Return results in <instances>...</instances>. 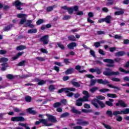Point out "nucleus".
Instances as JSON below:
<instances>
[{
  "instance_id": "f257e3e1",
  "label": "nucleus",
  "mask_w": 129,
  "mask_h": 129,
  "mask_svg": "<svg viewBox=\"0 0 129 129\" xmlns=\"http://www.w3.org/2000/svg\"><path fill=\"white\" fill-rule=\"evenodd\" d=\"M83 94L85 95L83 98H80L78 100L76 101V105L77 106H82V102L84 101H89L88 98H89V96L90 95L88 93L87 91H83Z\"/></svg>"
},
{
  "instance_id": "f03ea898",
  "label": "nucleus",
  "mask_w": 129,
  "mask_h": 129,
  "mask_svg": "<svg viewBox=\"0 0 129 129\" xmlns=\"http://www.w3.org/2000/svg\"><path fill=\"white\" fill-rule=\"evenodd\" d=\"M32 23V20H27V18H22L19 24L20 25H24V27H29L30 28H34V25L33 24H31Z\"/></svg>"
},
{
  "instance_id": "7ed1b4c3",
  "label": "nucleus",
  "mask_w": 129,
  "mask_h": 129,
  "mask_svg": "<svg viewBox=\"0 0 129 129\" xmlns=\"http://www.w3.org/2000/svg\"><path fill=\"white\" fill-rule=\"evenodd\" d=\"M97 99H94L93 101H92V104L94 105V106L96 108H98V105L97 104V103L95 102L96 101H97V99H100L101 100H103L104 99H105V97L103 96H98L96 97Z\"/></svg>"
},
{
  "instance_id": "20e7f679",
  "label": "nucleus",
  "mask_w": 129,
  "mask_h": 129,
  "mask_svg": "<svg viewBox=\"0 0 129 129\" xmlns=\"http://www.w3.org/2000/svg\"><path fill=\"white\" fill-rule=\"evenodd\" d=\"M70 91H75V88H62L58 90V93H62V92H69Z\"/></svg>"
},
{
  "instance_id": "39448f33",
  "label": "nucleus",
  "mask_w": 129,
  "mask_h": 129,
  "mask_svg": "<svg viewBox=\"0 0 129 129\" xmlns=\"http://www.w3.org/2000/svg\"><path fill=\"white\" fill-rule=\"evenodd\" d=\"M103 62L109 63V64L107 65L108 67H113V66H114V64H113V60H112V59L109 58L104 59Z\"/></svg>"
},
{
  "instance_id": "423d86ee",
  "label": "nucleus",
  "mask_w": 129,
  "mask_h": 129,
  "mask_svg": "<svg viewBox=\"0 0 129 129\" xmlns=\"http://www.w3.org/2000/svg\"><path fill=\"white\" fill-rule=\"evenodd\" d=\"M103 74L106 76H111L112 75H118L119 73L118 72H104Z\"/></svg>"
},
{
  "instance_id": "0eeeda50",
  "label": "nucleus",
  "mask_w": 129,
  "mask_h": 129,
  "mask_svg": "<svg viewBox=\"0 0 129 129\" xmlns=\"http://www.w3.org/2000/svg\"><path fill=\"white\" fill-rule=\"evenodd\" d=\"M49 38V36L45 35L40 38L41 42H43L44 45H47L48 43H49V40L48 39Z\"/></svg>"
},
{
  "instance_id": "6e6552de",
  "label": "nucleus",
  "mask_w": 129,
  "mask_h": 129,
  "mask_svg": "<svg viewBox=\"0 0 129 129\" xmlns=\"http://www.w3.org/2000/svg\"><path fill=\"white\" fill-rule=\"evenodd\" d=\"M11 120L12 121H24L25 118L21 116L14 117L11 118Z\"/></svg>"
},
{
  "instance_id": "1a4fd4ad",
  "label": "nucleus",
  "mask_w": 129,
  "mask_h": 129,
  "mask_svg": "<svg viewBox=\"0 0 129 129\" xmlns=\"http://www.w3.org/2000/svg\"><path fill=\"white\" fill-rule=\"evenodd\" d=\"M14 6H15L16 7L17 10H19V11L22 10V8H20V6H23V4L21 3L19 1H16L14 3H13Z\"/></svg>"
},
{
  "instance_id": "9d476101",
  "label": "nucleus",
  "mask_w": 129,
  "mask_h": 129,
  "mask_svg": "<svg viewBox=\"0 0 129 129\" xmlns=\"http://www.w3.org/2000/svg\"><path fill=\"white\" fill-rule=\"evenodd\" d=\"M39 121H40L41 123L45 125V126H50L52 125V123H48V121L45 119H40Z\"/></svg>"
},
{
  "instance_id": "9b49d317",
  "label": "nucleus",
  "mask_w": 129,
  "mask_h": 129,
  "mask_svg": "<svg viewBox=\"0 0 129 129\" xmlns=\"http://www.w3.org/2000/svg\"><path fill=\"white\" fill-rule=\"evenodd\" d=\"M46 116H47L48 119L49 121H51L52 122H55L56 121V118L53 116L47 114Z\"/></svg>"
},
{
  "instance_id": "f8f14e48",
  "label": "nucleus",
  "mask_w": 129,
  "mask_h": 129,
  "mask_svg": "<svg viewBox=\"0 0 129 129\" xmlns=\"http://www.w3.org/2000/svg\"><path fill=\"white\" fill-rule=\"evenodd\" d=\"M97 82L99 83V84H108L109 83V82H108L107 80H103L102 79H97Z\"/></svg>"
},
{
  "instance_id": "ddd939ff",
  "label": "nucleus",
  "mask_w": 129,
  "mask_h": 129,
  "mask_svg": "<svg viewBox=\"0 0 129 129\" xmlns=\"http://www.w3.org/2000/svg\"><path fill=\"white\" fill-rule=\"evenodd\" d=\"M77 45L76 44V43L72 42L68 45V47L69 48V49H70L71 50H73V49H74V47H76Z\"/></svg>"
},
{
  "instance_id": "4468645a",
  "label": "nucleus",
  "mask_w": 129,
  "mask_h": 129,
  "mask_svg": "<svg viewBox=\"0 0 129 129\" xmlns=\"http://www.w3.org/2000/svg\"><path fill=\"white\" fill-rule=\"evenodd\" d=\"M116 106H118V105H120V106H122V107H126V104L124 102L122 101H119L118 103H116Z\"/></svg>"
},
{
  "instance_id": "2eb2a0df",
  "label": "nucleus",
  "mask_w": 129,
  "mask_h": 129,
  "mask_svg": "<svg viewBox=\"0 0 129 129\" xmlns=\"http://www.w3.org/2000/svg\"><path fill=\"white\" fill-rule=\"evenodd\" d=\"M114 100L112 99H109V101H106L105 102V104L106 105H108V106H112L113 105V102Z\"/></svg>"
},
{
  "instance_id": "dca6fc26",
  "label": "nucleus",
  "mask_w": 129,
  "mask_h": 129,
  "mask_svg": "<svg viewBox=\"0 0 129 129\" xmlns=\"http://www.w3.org/2000/svg\"><path fill=\"white\" fill-rule=\"evenodd\" d=\"M72 111L75 114H81V112L76 109V108H75L74 107H72Z\"/></svg>"
},
{
  "instance_id": "f3484780",
  "label": "nucleus",
  "mask_w": 129,
  "mask_h": 129,
  "mask_svg": "<svg viewBox=\"0 0 129 129\" xmlns=\"http://www.w3.org/2000/svg\"><path fill=\"white\" fill-rule=\"evenodd\" d=\"M123 14H124V11H123V9H120L119 11H117L114 13L115 16H120V15H123Z\"/></svg>"
},
{
  "instance_id": "a211bd4d",
  "label": "nucleus",
  "mask_w": 129,
  "mask_h": 129,
  "mask_svg": "<svg viewBox=\"0 0 129 129\" xmlns=\"http://www.w3.org/2000/svg\"><path fill=\"white\" fill-rule=\"evenodd\" d=\"M24 54V52H21L18 53L16 56H14L12 57V60L13 61L14 60H17L20 56H22Z\"/></svg>"
},
{
  "instance_id": "6ab92c4d",
  "label": "nucleus",
  "mask_w": 129,
  "mask_h": 129,
  "mask_svg": "<svg viewBox=\"0 0 129 129\" xmlns=\"http://www.w3.org/2000/svg\"><path fill=\"white\" fill-rule=\"evenodd\" d=\"M75 69L76 70H78L80 73H83V72H86V71L84 70L82 71H80V69H81V66H76Z\"/></svg>"
},
{
  "instance_id": "aec40b11",
  "label": "nucleus",
  "mask_w": 129,
  "mask_h": 129,
  "mask_svg": "<svg viewBox=\"0 0 129 129\" xmlns=\"http://www.w3.org/2000/svg\"><path fill=\"white\" fill-rule=\"evenodd\" d=\"M17 17L19 19H25V18H27V15L24 14H18Z\"/></svg>"
},
{
  "instance_id": "412c9836",
  "label": "nucleus",
  "mask_w": 129,
  "mask_h": 129,
  "mask_svg": "<svg viewBox=\"0 0 129 129\" xmlns=\"http://www.w3.org/2000/svg\"><path fill=\"white\" fill-rule=\"evenodd\" d=\"M89 123L87 121H81V122H79L78 121V124H81V125H87Z\"/></svg>"
},
{
  "instance_id": "4be33fe9",
  "label": "nucleus",
  "mask_w": 129,
  "mask_h": 129,
  "mask_svg": "<svg viewBox=\"0 0 129 129\" xmlns=\"http://www.w3.org/2000/svg\"><path fill=\"white\" fill-rule=\"evenodd\" d=\"M38 85H43V84H46V81L43 80H38Z\"/></svg>"
},
{
  "instance_id": "5701e85b",
  "label": "nucleus",
  "mask_w": 129,
  "mask_h": 129,
  "mask_svg": "<svg viewBox=\"0 0 129 129\" xmlns=\"http://www.w3.org/2000/svg\"><path fill=\"white\" fill-rule=\"evenodd\" d=\"M118 114H122L121 110H116L113 112V115H114V116H117Z\"/></svg>"
},
{
  "instance_id": "b1692460",
  "label": "nucleus",
  "mask_w": 129,
  "mask_h": 129,
  "mask_svg": "<svg viewBox=\"0 0 129 129\" xmlns=\"http://www.w3.org/2000/svg\"><path fill=\"white\" fill-rule=\"evenodd\" d=\"M71 83H72V84L74 85V86H76V87H80V84H79V83H78V82H75L74 81H71Z\"/></svg>"
},
{
  "instance_id": "393cba45",
  "label": "nucleus",
  "mask_w": 129,
  "mask_h": 129,
  "mask_svg": "<svg viewBox=\"0 0 129 129\" xmlns=\"http://www.w3.org/2000/svg\"><path fill=\"white\" fill-rule=\"evenodd\" d=\"M105 22L107 23V24H109L110 23V20H111V17L110 16H107L105 19H104Z\"/></svg>"
},
{
  "instance_id": "a878e982",
  "label": "nucleus",
  "mask_w": 129,
  "mask_h": 129,
  "mask_svg": "<svg viewBox=\"0 0 129 129\" xmlns=\"http://www.w3.org/2000/svg\"><path fill=\"white\" fill-rule=\"evenodd\" d=\"M73 72H74V69H69L67 71L65 72V74L67 75L72 74V73H73Z\"/></svg>"
},
{
  "instance_id": "bb28decb",
  "label": "nucleus",
  "mask_w": 129,
  "mask_h": 129,
  "mask_svg": "<svg viewBox=\"0 0 129 129\" xmlns=\"http://www.w3.org/2000/svg\"><path fill=\"white\" fill-rule=\"evenodd\" d=\"M124 52L123 51H118L115 53V56L117 57H120V56H123L124 55Z\"/></svg>"
},
{
  "instance_id": "cd10ccee",
  "label": "nucleus",
  "mask_w": 129,
  "mask_h": 129,
  "mask_svg": "<svg viewBox=\"0 0 129 129\" xmlns=\"http://www.w3.org/2000/svg\"><path fill=\"white\" fill-rule=\"evenodd\" d=\"M24 49H26V46L25 45H20L18 46L16 48V49L18 50V51H21V50H24Z\"/></svg>"
},
{
  "instance_id": "c85d7f7f",
  "label": "nucleus",
  "mask_w": 129,
  "mask_h": 129,
  "mask_svg": "<svg viewBox=\"0 0 129 129\" xmlns=\"http://www.w3.org/2000/svg\"><path fill=\"white\" fill-rule=\"evenodd\" d=\"M107 96L108 97H111V98H116L117 97V96H116V94H107Z\"/></svg>"
},
{
  "instance_id": "c756f323",
  "label": "nucleus",
  "mask_w": 129,
  "mask_h": 129,
  "mask_svg": "<svg viewBox=\"0 0 129 129\" xmlns=\"http://www.w3.org/2000/svg\"><path fill=\"white\" fill-rule=\"evenodd\" d=\"M108 91H110V89H106V88H103L99 90L100 92H102V93H104L105 92H108Z\"/></svg>"
},
{
  "instance_id": "7c9ffc66",
  "label": "nucleus",
  "mask_w": 129,
  "mask_h": 129,
  "mask_svg": "<svg viewBox=\"0 0 129 129\" xmlns=\"http://www.w3.org/2000/svg\"><path fill=\"white\" fill-rule=\"evenodd\" d=\"M28 34H35V33H37V29H32L29 30L28 31Z\"/></svg>"
},
{
  "instance_id": "2f4dec72",
  "label": "nucleus",
  "mask_w": 129,
  "mask_h": 129,
  "mask_svg": "<svg viewBox=\"0 0 129 129\" xmlns=\"http://www.w3.org/2000/svg\"><path fill=\"white\" fill-rule=\"evenodd\" d=\"M9 61V59L6 57H2L0 58V63H5V62H8Z\"/></svg>"
},
{
  "instance_id": "473e14b6",
  "label": "nucleus",
  "mask_w": 129,
  "mask_h": 129,
  "mask_svg": "<svg viewBox=\"0 0 129 129\" xmlns=\"http://www.w3.org/2000/svg\"><path fill=\"white\" fill-rule=\"evenodd\" d=\"M122 114H128L129 113V108H126L124 110H122Z\"/></svg>"
},
{
  "instance_id": "72a5a7b5",
  "label": "nucleus",
  "mask_w": 129,
  "mask_h": 129,
  "mask_svg": "<svg viewBox=\"0 0 129 129\" xmlns=\"http://www.w3.org/2000/svg\"><path fill=\"white\" fill-rule=\"evenodd\" d=\"M69 113L65 112L60 115V117L61 118L67 117V116H69Z\"/></svg>"
},
{
  "instance_id": "f704fd0d",
  "label": "nucleus",
  "mask_w": 129,
  "mask_h": 129,
  "mask_svg": "<svg viewBox=\"0 0 129 129\" xmlns=\"http://www.w3.org/2000/svg\"><path fill=\"white\" fill-rule=\"evenodd\" d=\"M11 28H12V25H9L5 27L4 29V30L5 32H8V31H10V30H11Z\"/></svg>"
},
{
  "instance_id": "c9c22d12",
  "label": "nucleus",
  "mask_w": 129,
  "mask_h": 129,
  "mask_svg": "<svg viewBox=\"0 0 129 129\" xmlns=\"http://www.w3.org/2000/svg\"><path fill=\"white\" fill-rule=\"evenodd\" d=\"M2 68H1V70L2 71H5L7 67H8V66H7V63H3L2 64Z\"/></svg>"
},
{
  "instance_id": "e433bc0d",
  "label": "nucleus",
  "mask_w": 129,
  "mask_h": 129,
  "mask_svg": "<svg viewBox=\"0 0 129 129\" xmlns=\"http://www.w3.org/2000/svg\"><path fill=\"white\" fill-rule=\"evenodd\" d=\"M19 125V126H24V127H25V129H31V128H30V127L26 125V124H25V123H20Z\"/></svg>"
},
{
  "instance_id": "4c0bfd02",
  "label": "nucleus",
  "mask_w": 129,
  "mask_h": 129,
  "mask_svg": "<svg viewBox=\"0 0 129 129\" xmlns=\"http://www.w3.org/2000/svg\"><path fill=\"white\" fill-rule=\"evenodd\" d=\"M98 90V88L97 87H94L92 88H91L90 90V91H91L92 92V93H94V92H95V91H96V90Z\"/></svg>"
},
{
  "instance_id": "58836bf2",
  "label": "nucleus",
  "mask_w": 129,
  "mask_h": 129,
  "mask_svg": "<svg viewBox=\"0 0 129 129\" xmlns=\"http://www.w3.org/2000/svg\"><path fill=\"white\" fill-rule=\"evenodd\" d=\"M27 111L29 112V113H31L32 114H35L36 112L34 110H33L32 108H29V109H27Z\"/></svg>"
},
{
  "instance_id": "ea45409f",
  "label": "nucleus",
  "mask_w": 129,
  "mask_h": 129,
  "mask_svg": "<svg viewBox=\"0 0 129 129\" xmlns=\"http://www.w3.org/2000/svg\"><path fill=\"white\" fill-rule=\"evenodd\" d=\"M68 12L69 14H70V15H71V14H73V12H74L73 10V8L72 7L69 8L68 9Z\"/></svg>"
},
{
  "instance_id": "a19ab883",
  "label": "nucleus",
  "mask_w": 129,
  "mask_h": 129,
  "mask_svg": "<svg viewBox=\"0 0 129 129\" xmlns=\"http://www.w3.org/2000/svg\"><path fill=\"white\" fill-rule=\"evenodd\" d=\"M103 125L104 126L105 128L106 129H112V127L111 126H110L108 124H106L104 123H103Z\"/></svg>"
},
{
  "instance_id": "79ce46f5",
  "label": "nucleus",
  "mask_w": 129,
  "mask_h": 129,
  "mask_svg": "<svg viewBox=\"0 0 129 129\" xmlns=\"http://www.w3.org/2000/svg\"><path fill=\"white\" fill-rule=\"evenodd\" d=\"M119 71H120V72H123L124 73H125V74H127L129 73V71H125L124 70V69L121 68H119Z\"/></svg>"
},
{
  "instance_id": "37998d69",
  "label": "nucleus",
  "mask_w": 129,
  "mask_h": 129,
  "mask_svg": "<svg viewBox=\"0 0 129 129\" xmlns=\"http://www.w3.org/2000/svg\"><path fill=\"white\" fill-rule=\"evenodd\" d=\"M69 40H70L71 41H76V38H75V36H70L68 37Z\"/></svg>"
},
{
  "instance_id": "c03bdc74",
  "label": "nucleus",
  "mask_w": 129,
  "mask_h": 129,
  "mask_svg": "<svg viewBox=\"0 0 129 129\" xmlns=\"http://www.w3.org/2000/svg\"><path fill=\"white\" fill-rule=\"evenodd\" d=\"M106 114H108L109 116L110 117H112V115H113V113H112V111L110 110H108L106 111Z\"/></svg>"
},
{
  "instance_id": "a18cd8bd",
  "label": "nucleus",
  "mask_w": 129,
  "mask_h": 129,
  "mask_svg": "<svg viewBox=\"0 0 129 129\" xmlns=\"http://www.w3.org/2000/svg\"><path fill=\"white\" fill-rule=\"evenodd\" d=\"M108 86L110 88H114L115 89H117V90H119L120 89L119 88H118V87H115L112 85L108 84Z\"/></svg>"
},
{
  "instance_id": "49530a36",
  "label": "nucleus",
  "mask_w": 129,
  "mask_h": 129,
  "mask_svg": "<svg viewBox=\"0 0 129 129\" xmlns=\"http://www.w3.org/2000/svg\"><path fill=\"white\" fill-rule=\"evenodd\" d=\"M61 106V103L60 102H56L53 104V107L54 108L59 107V106Z\"/></svg>"
},
{
  "instance_id": "de8ad7c7",
  "label": "nucleus",
  "mask_w": 129,
  "mask_h": 129,
  "mask_svg": "<svg viewBox=\"0 0 129 129\" xmlns=\"http://www.w3.org/2000/svg\"><path fill=\"white\" fill-rule=\"evenodd\" d=\"M102 43V42H96L94 43V46L96 47V48H98L100 46V43Z\"/></svg>"
},
{
  "instance_id": "09e8293b",
  "label": "nucleus",
  "mask_w": 129,
  "mask_h": 129,
  "mask_svg": "<svg viewBox=\"0 0 129 129\" xmlns=\"http://www.w3.org/2000/svg\"><path fill=\"white\" fill-rule=\"evenodd\" d=\"M114 2V0H108L107 6H110L111 5H113Z\"/></svg>"
},
{
  "instance_id": "8fccbe9b",
  "label": "nucleus",
  "mask_w": 129,
  "mask_h": 129,
  "mask_svg": "<svg viewBox=\"0 0 129 129\" xmlns=\"http://www.w3.org/2000/svg\"><path fill=\"white\" fill-rule=\"evenodd\" d=\"M58 46L60 48V49H61L62 50H64L65 49V47H64V45H63V44H62L60 43H57Z\"/></svg>"
},
{
  "instance_id": "3c124183",
  "label": "nucleus",
  "mask_w": 129,
  "mask_h": 129,
  "mask_svg": "<svg viewBox=\"0 0 129 129\" xmlns=\"http://www.w3.org/2000/svg\"><path fill=\"white\" fill-rule=\"evenodd\" d=\"M58 46L60 48V49H61L62 50H64L65 49V47H64V45H63V44H62L60 43H57Z\"/></svg>"
},
{
  "instance_id": "603ef678",
  "label": "nucleus",
  "mask_w": 129,
  "mask_h": 129,
  "mask_svg": "<svg viewBox=\"0 0 129 129\" xmlns=\"http://www.w3.org/2000/svg\"><path fill=\"white\" fill-rule=\"evenodd\" d=\"M55 8V6H50L47 8V12H51V11H53V9Z\"/></svg>"
},
{
  "instance_id": "864d4df0",
  "label": "nucleus",
  "mask_w": 129,
  "mask_h": 129,
  "mask_svg": "<svg viewBox=\"0 0 129 129\" xmlns=\"http://www.w3.org/2000/svg\"><path fill=\"white\" fill-rule=\"evenodd\" d=\"M83 11H79L76 12V15L77 16H83Z\"/></svg>"
},
{
  "instance_id": "5fc2aeb1",
  "label": "nucleus",
  "mask_w": 129,
  "mask_h": 129,
  "mask_svg": "<svg viewBox=\"0 0 129 129\" xmlns=\"http://www.w3.org/2000/svg\"><path fill=\"white\" fill-rule=\"evenodd\" d=\"M96 82H97V80H92L91 81V86H92L93 85H95V83H96Z\"/></svg>"
},
{
  "instance_id": "6e6d98bb",
  "label": "nucleus",
  "mask_w": 129,
  "mask_h": 129,
  "mask_svg": "<svg viewBox=\"0 0 129 129\" xmlns=\"http://www.w3.org/2000/svg\"><path fill=\"white\" fill-rule=\"evenodd\" d=\"M25 100L27 102H31V100H32V98L30 96H27L25 97Z\"/></svg>"
},
{
  "instance_id": "4d7b16f0",
  "label": "nucleus",
  "mask_w": 129,
  "mask_h": 129,
  "mask_svg": "<svg viewBox=\"0 0 129 129\" xmlns=\"http://www.w3.org/2000/svg\"><path fill=\"white\" fill-rule=\"evenodd\" d=\"M82 112H84L85 113H88L89 112H91V110H88V109H83L82 110Z\"/></svg>"
},
{
  "instance_id": "13d9d810",
  "label": "nucleus",
  "mask_w": 129,
  "mask_h": 129,
  "mask_svg": "<svg viewBox=\"0 0 129 129\" xmlns=\"http://www.w3.org/2000/svg\"><path fill=\"white\" fill-rule=\"evenodd\" d=\"M43 23H44L43 19H40L36 22L37 25H41V24H43Z\"/></svg>"
},
{
  "instance_id": "bf43d9fd",
  "label": "nucleus",
  "mask_w": 129,
  "mask_h": 129,
  "mask_svg": "<svg viewBox=\"0 0 129 129\" xmlns=\"http://www.w3.org/2000/svg\"><path fill=\"white\" fill-rule=\"evenodd\" d=\"M98 103L102 108H103V107H105V104H104L102 102H98Z\"/></svg>"
},
{
  "instance_id": "052dcab7",
  "label": "nucleus",
  "mask_w": 129,
  "mask_h": 129,
  "mask_svg": "<svg viewBox=\"0 0 129 129\" xmlns=\"http://www.w3.org/2000/svg\"><path fill=\"white\" fill-rule=\"evenodd\" d=\"M36 59L37 60H38V61H45V57H37Z\"/></svg>"
},
{
  "instance_id": "680f3d73",
  "label": "nucleus",
  "mask_w": 129,
  "mask_h": 129,
  "mask_svg": "<svg viewBox=\"0 0 129 129\" xmlns=\"http://www.w3.org/2000/svg\"><path fill=\"white\" fill-rule=\"evenodd\" d=\"M70 91H70L69 92H67V96H69V97H71L72 96H73V93L70 92Z\"/></svg>"
},
{
  "instance_id": "e2e57ef3",
  "label": "nucleus",
  "mask_w": 129,
  "mask_h": 129,
  "mask_svg": "<svg viewBox=\"0 0 129 129\" xmlns=\"http://www.w3.org/2000/svg\"><path fill=\"white\" fill-rule=\"evenodd\" d=\"M88 16L89 17L88 18H93V17H94V15L93 14V13L92 12H89L88 14Z\"/></svg>"
},
{
  "instance_id": "0e129e2a",
  "label": "nucleus",
  "mask_w": 129,
  "mask_h": 129,
  "mask_svg": "<svg viewBox=\"0 0 129 129\" xmlns=\"http://www.w3.org/2000/svg\"><path fill=\"white\" fill-rule=\"evenodd\" d=\"M90 53L93 57H95V52H94V51L91 49L90 51Z\"/></svg>"
},
{
  "instance_id": "69168bd1",
  "label": "nucleus",
  "mask_w": 129,
  "mask_h": 129,
  "mask_svg": "<svg viewBox=\"0 0 129 129\" xmlns=\"http://www.w3.org/2000/svg\"><path fill=\"white\" fill-rule=\"evenodd\" d=\"M14 76L11 74H9L7 76V78L8 79H14Z\"/></svg>"
},
{
  "instance_id": "338daca9",
  "label": "nucleus",
  "mask_w": 129,
  "mask_h": 129,
  "mask_svg": "<svg viewBox=\"0 0 129 129\" xmlns=\"http://www.w3.org/2000/svg\"><path fill=\"white\" fill-rule=\"evenodd\" d=\"M96 73H97V74H100L101 73V70L98 69V68H96Z\"/></svg>"
},
{
  "instance_id": "774afa93",
  "label": "nucleus",
  "mask_w": 129,
  "mask_h": 129,
  "mask_svg": "<svg viewBox=\"0 0 129 129\" xmlns=\"http://www.w3.org/2000/svg\"><path fill=\"white\" fill-rule=\"evenodd\" d=\"M49 89L50 91H53L55 89V87L53 85H50L49 86Z\"/></svg>"
}]
</instances>
